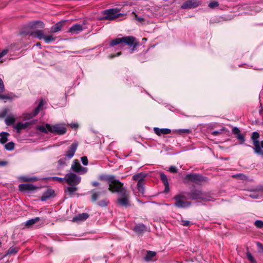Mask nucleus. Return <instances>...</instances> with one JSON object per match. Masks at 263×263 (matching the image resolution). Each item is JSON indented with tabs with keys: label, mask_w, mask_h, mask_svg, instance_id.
<instances>
[{
	"label": "nucleus",
	"mask_w": 263,
	"mask_h": 263,
	"mask_svg": "<svg viewBox=\"0 0 263 263\" xmlns=\"http://www.w3.org/2000/svg\"><path fill=\"white\" fill-rule=\"evenodd\" d=\"M260 135L257 132H253L251 137V139L253 141V144H256L259 143V138Z\"/></svg>",
	"instance_id": "obj_29"
},
{
	"label": "nucleus",
	"mask_w": 263,
	"mask_h": 263,
	"mask_svg": "<svg viewBox=\"0 0 263 263\" xmlns=\"http://www.w3.org/2000/svg\"><path fill=\"white\" fill-rule=\"evenodd\" d=\"M118 9H109L103 11L104 16L101 18L102 20H114L123 15L119 13Z\"/></svg>",
	"instance_id": "obj_6"
},
{
	"label": "nucleus",
	"mask_w": 263,
	"mask_h": 263,
	"mask_svg": "<svg viewBox=\"0 0 263 263\" xmlns=\"http://www.w3.org/2000/svg\"><path fill=\"white\" fill-rule=\"evenodd\" d=\"M40 109L38 108L37 107L34 109L33 112V117L35 116L36 115H37L40 111Z\"/></svg>",
	"instance_id": "obj_55"
},
{
	"label": "nucleus",
	"mask_w": 263,
	"mask_h": 263,
	"mask_svg": "<svg viewBox=\"0 0 263 263\" xmlns=\"http://www.w3.org/2000/svg\"><path fill=\"white\" fill-rule=\"evenodd\" d=\"M5 90V86L3 81L1 78H0V93L4 92Z\"/></svg>",
	"instance_id": "obj_49"
},
{
	"label": "nucleus",
	"mask_w": 263,
	"mask_h": 263,
	"mask_svg": "<svg viewBox=\"0 0 263 263\" xmlns=\"http://www.w3.org/2000/svg\"><path fill=\"white\" fill-rule=\"evenodd\" d=\"M89 216V214L87 213L79 214L72 218V221L76 222L83 221L87 219Z\"/></svg>",
	"instance_id": "obj_20"
},
{
	"label": "nucleus",
	"mask_w": 263,
	"mask_h": 263,
	"mask_svg": "<svg viewBox=\"0 0 263 263\" xmlns=\"http://www.w3.org/2000/svg\"><path fill=\"white\" fill-rule=\"evenodd\" d=\"M78 190V187L76 185H70L66 187L64 189L65 196L67 198L72 197L76 194V192Z\"/></svg>",
	"instance_id": "obj_15"
},
{
	"label": "nucleus",
	"mask_w": 263,
	"mask_h": 263,
	"mask_svg": "<svg viewBox=\"0 0 263 263\" xmlns=\"http://www.w3.org/2000/svg\"><path fill=\"white\" fill-rule=\"evenodd\" d=\"M43 105V102H42V101H41V102L39 103V104H38V105H37V107L38 108H39L40 109H41V108L42 107Z\"/></svg>",
	"instance_id": "obj_64"
},
{
	"label": "nucleus",
	"mask_w": 263,
	"mask_h": 263,
	"mask_svg": "<svg viewBox=\"0 0 263 263\" xmlns=\"http://www.w3.org/2000/svg\"><path fill=\"white\" fill-rule=\"evenodd\" d=\"M135 14V19L138 21V22L141 23L144 20V18L143 17H139L137 14H136L135 13H134Z\"/></svg>",
	"instance_id": "obj_54"
},
{
	"label": "nucleus",
	"mask_w": 263,
	"mask_h": 263,
	"mask_svg": "<svg viewBox=\"0 0 263 263\" xmlns=\"http://www.w3.org/2000/svg\"><path fill=\"white\" fill-rule=\"evenodd\" d=\"M7 162L5 161H0V166H5L7 164Z\"/></svg>",
	"instance_id": "obj_63"
},
{
	"label": "nucleus",
	"mask_w": 263,
	"mask_h": 263,
	"mask_svg": "<svg viewBox=\"0 0 263 263\" xmlns=\"http://www.w3.org/2000/svg\"><path fill=\"white\" fill-rule=\"evenodd\" d=\"M246 256L248 259L250 261L251 263H256L255 259L250 252H247L246 253Z\"/></svg>",
	"instance_id": "obj_35"
},
{
	"label": "nucleus",
	"mask_w": 263,
	"mask_h": 263,
	"mask_svg": "<svg viewBox=\"0 0 263 263\" xmlns=\"http://www.w3.org/2000/svg\"><path fill=\"white\" fill-rule=\"evenodd\" d=\"M121 52H118V53H117V54H110V55H109V58H110V59H112V58H115V57H118V56H119V55H121Z\"/></svg>",
	"instance_id": "obj_57"
},
{
	"label": "nucleus",
	"mask_w": 263,
	"mask_h": 263,
	"mask_svg": "<svg viewBox=\"0 0 263 263\" xmlns=\"http://www.w3.org/2000/svg\"><path fill=\"white\" fill-rule=\"evenodd\" d=\"M138 44L139 43L137 41L136 38L132 36H124L120 38L118 37L112 40L109 43V45L112 47L116 45H119L121 48L123 47L124 45H127L130 47H132V49H130L131 53L135 50L136 47Z\"/></svg>",
	"instance_id": "obj_1"
},
{
	"label": "nucleus",
	"mask_w": 263,
	"mask_h": 263,
	"mask_svg": "<svg viewBox=\"0 0 263 263\" xmlns=\"http://www.w3.org/2000/svg\"><path fill=\"white\" fill-rule=\"evenodd\" d=\"M78 143L73 142L69 147V149L66 152L65 156L68 160L70 159L74 155V153L78 147Z\"/></svg>",
	"instance_id": "obj_17"
},
{
	"label": "nucleus",
	"mask_w": 263,
	"mask_h": 263,
	"mask_svg": "<svg viewBox=\"0 0 263 263\" xmlns=\"http://www.w3.org/2000/svg\"><path fill=\"white\" fill-rule=\"evenodd\" d=\"M50 179L52 181H57L59 182H63L64 181H66V176L64 178L52 177L50 178Z\"/></svg>",
	"instance_id": "obj_42"
},
{
	"label": "nucleus",
	"mask_w": 263,
	"mask_h": 263,
	"mask_svg": "<svg viewBox=\"0 0 263 263\" xmlns=\"http://www.w3.org/2000/svg\"><path fill=\"white\" fill-rule=\"evenodd\" d=\"M200 5L198 0H188L185 2L181 6L182 9H191L197 7Z\"/></svg>",
	"instance_id": "obj_14"
},
{
	"label": "nucleus",
	"mask_w": 263,
	"mask_h": 263,
	"mask_svg": "<svg viewBox=\"0 0 263 263\" xmlns=\"http://www.w3.org/2000/svg\"><path fill=\"white\" fill-rule=\"evenodd\" d=\"M18 250V248L11 247L8 249L7 254H15L16 253H17Z\"/></svg>",
	"instance_id": "obj_37"
},
{
	"label": "nucleus",
	"mask_w": 263,
	"mask_h": 263,
	"mask_svg": "<svg viewBox=\"0 0 263 263\" xmlns=\"http://www.w3.org/2000/svg\"><path fill=\"white\" fill-rule=\"evenodd\" d=\"M40 220V217H35L34 218H32L31 219L27 220L25 222V226L29 228V227H31L32 226H33L35 223H36L37 222L39 221Z\"/></svg>",
	"instance_id": "obj_30"
},
{
	"label": "nucleus",
	"mask_w": 263,
	"mask_h": 263,
	"mask_svg": "<svg viewBox=\"0 0 263 263\" xmlns=\"http://www.w3.org/2000/svg\"><path fill=\"white\" fill-rule=\"evenodd\" d=\"M9 136V134L7 132L0 133V143L2 144H5L8 140V137Z\"/></svg>",
	"instance_id": "obj_27"
},
{
	"label": "nucleus",
	"mask_w": 263,
	"mask_h": 263,
	"mask_svg": "<svg viewBox=\"0 0 263 263\" xmlns=\"http://www.w3.org/2000/svg\"><path fill=\"white\" fill-rule=\"evenodd\" d=\"M54 196V191L52 189H48L46 191L41 197V200L43 201H46L52 197Z\"/></svg>",
	"instance_id": "obj_22"
},
{
	"label": "nucleus",
	"mask_w": 263,
	"mask_h": 263,
	"mask_svg": "<svg viewBox=\"0 0 263 263\" xmlns=\"http://www.w3.org/2000/svg\"><path fill=\"white\" fill-rule=\"evenodd\" d=\"M225 129V128L223 127L221 129H220L219 130H215L212 132V134L215 136H218L221 133H222V131H223Z\"/></svg>",
	"instance_id": "obj_47"
},
{
	"label": "nucleus",
	"mask_w": 263,
	"mask_h": 263,
	"mask_svg": "<svg viewBox=\"0 0 263 263\" xmlns=\"http://www.w3.org/2000/svg\"><path fill=\"white\" fill-rule=\"evenodd\" d=\"M156 255V252L152 251H148L147 252L146 255L144 257L145 260L147 261L152 260L153 257Z\"/></svg>",
	"instance_id": "obj_31"
},
{
	"label": "nucleus",
	"mask_w": 263,
	"mask_h": 263,
	"mask_svg": "<svg viewBox=\"0 0 263 263\" xmlns=\"http://www.w3.org/2000/svg\"><path fill=\"white\" fill-rule=\"evenodd\" d=\"M233 177L234 178H238L241 180H246L248 179V177L246 176L243 174H238L236 175H233Z\"/></svg>",
	"instance_id": "obj_40"
},
{
	"label": "nucleus",
	"mask_w": 263,
	"mask_h": 263,
	"mask_svg": "<svg viewBox=\"0 0 263 263\" xmlns=\"http://www.w3.org/2000/svg\"><path fill=\"white\" fill-rule=\"evenodd\" d=\"M143 185H144V181L139 182H138V183H137L138 190L140 193H141L142 194L144 193V191Z\"/></svg>",
	"instance_id": "obj_38"
},
{
	"label": "nucleus",
	"mask_w": 263,
	"mask_h": 263,
	"mask_svg": "<svg viewBox=\"0 0 263 263\" xmlns=\"http://www.w3.org/2000/svg\"><path fill=\"white\" fill-rule=\"evenodd\" d=\"M154 131L155 133L158 136L162 135H167L171 132V130L169 128H159L158 127H154Z\"/></svg>",
	"instance_id": "obj_23"
},
{
	"label": "nucleus",
	"mask_w": 263,
	"mask_h": 263,
	"mask_svg": "<svg viewBox=\"0 0 263 263\" xmlns=\"http://www.w3.org/2000/svg\"><path fill=\"white\" fill-rule=\"evenodd\" d=\"M36 189L34 185L29 183L21 184L18 185V189L22 192L29 193Z\"/></svg>",
	"instance_id": "obj_16"
},
{
	"label": "nucleus",
	"mask_w": 263,
	"mask_h": 263,
	"mask_svg": "<svg viewBox=\"0 0 263 263\" xmlns=\"http://www.w3.org/2000/svg\"><path fill=\"white\" fill-rule=\"evenodd\" d=\"M22 180L24 181H30L32 180V178H28L26 177H22Z\"/></svg>",
	"instance_id": "obj_61"
},
{
	"label": "nucleus",
	"mask_w": 263,
	"mask_h": 263,
	"mask_svg": "<svg viewBox=\"0 0 263 263\" xmlns=\"http://www.w3.org/2000/svg\"><path fill=\"white\" fill-rule=\"evenodd\" d=\"M68 160L67 158L65 156V157H63L61 158L58 161V165L60 167H63V166L66 165V161Z\"/></svg>",
	"instance_id": "obj_36"
},
{
	"label": "nucleus",
	"mask_w": 263,
	"mask_h": 263,
	"mask_svg": "<svg viewBox=\"0 0 263 263\" xmlns=\"http://www.w3.org/2000/svg\"><path fill=\"white\" fill-rule=\"evenodd\" d=\"M11 98L9 96L5 95H1L0 94V99H3V100L7 99V100H9V99H10Z\"/></svg>",
	"instance_id": "obj_52"
},
{
	"label": "nucleus",
	"mask_w": 263,
	"mask_h": 263,
	"mask_svg": "<svg viewBox=\"0 0 263 263\" xmlns=\"http://www.w3.org/2000/svg\"><path fill=\"white\" fill-rule=\"evenodd\" d=\"M28 26L31 29H35L30 33V35L39 40H44L45 35L43 30L36 29L38 28H43L44 24L42 21H33L29 23Z\"/></svg>",
	"instance_id": "obj_2"
},
{
	"label": "nucleus",
	"mask_w": 263,
	"mask_h": 263,
	"mask_svg": "<svg viewBox=\"0 0 263 263\" xmlns=\"http://www.w3.org/2000/svg\"><path fill=\"white\" fill-rule=\"evenodd\" d=\"M185 178L196 183H199L201 182H206L208 178L198 174H187Z\"/></svg>",
	"instance_id": "obj_9"
},
{
	"label": "nucleus",
	"mask_w": 263,
	"mask_h": 263,
	"mask_svg": "<svg viewBox=\"0 0 263 263\" xmlns=\"http://www.w3.org/2000/svg\"><path fill=\"white\" fill-rule=\"evenodd\" d=\"M249 196L252 198L257 199L259 195L258 194L254 193L250 194Z\"/></svg>",
	"instance_id": "obj_59"
},
{
	"label": "nucleus",
	"mask_w": 263,
	"mask_h": 263,
	"mask_svg": "<svg viewBox=\"0 0 263 263\" xmlns=\"http://www.w3.org/2000/svg\"><path fill=\"white\" fill-rule=\"evenodd\" d=\"M108 201L106 199H103L99 201L97 204L101 207H105L107 205Z\"/></svg>",
	"instance_id": "obj_41"
},
{
	"label": "nucleus",
	"mask_w": 263,
	"mask_h": 263,
	"mask_svg": "<svg viewBox=\"0 0 263 263\" xmlns=\"http://www.w3.org/2000/svg\"><path fill=\"white\" fill-rule=\"evenodd\" d=\"M219 3L216 1H213L209 4V7L211 9H215L218 7Z\"/></svg>",
	"instance_id": "obj_44"
},
{
	"label": "nucleus",
	"mask_w": 263,
	"mask_h": 263,
	"mask_svg": "<svg viewBox=\"0 0 263 263\" xmlns=\"http://www.w3.org/2000/svg\"><path fill=\"white\" fill-rule=\"evenodd\" d=\"M91 184L94 187L99 186L100 184V183L98 181H92Z\"/></svg>",
	"instance_id": "obj_60"
},
{
	"label": "nucleus",
	"mask_w": 263,
	"mask_h": 263,
	"mask_svg": "<svg viewBox=\"0 0 263 263\" xmlns=\"http://www.w3.org/2000/svg\"><path fill=\"white\" fill-rule=\"evenodd\" d=\"M254 224L257 228H261L263 227V221L259 220H256Z\"/></svg>",
	"instance_id": "obj_46"
},
{
	"label": "nucleus",
	"mask_w": 263,
	"mask_h": 263,
	"mask_svg": "<svg viewBox=\"0 0 263 263\" xmlns=\"http://www.w3.org/2000/svg\"><path fill=\"white\" fill-rule=\"evenodd\" d=\"M84 29L82 25L75 24L72 26L69 29L68 32L73 34H78Z\"/></svg>",
	"instance_id": "obj_19"
},
{
	"label": "nucleus",
	"mask_w": 263,
	"mask_h": 263,
	"mask_svg": "<svg viewBox=\"0 0 263 263\" xmlns=\"http://www.w3.org/2000/svg\"><path fill=\"white\" fill-rule=\"evenodd\" d=\"M232 133L235 135L239 142V143L242 144H243L246 139L245 135L241 134L240 129L237 127H233L232 130Z\"/></svg>",
	"instance_id": "obj_13"
},
{
	"label": "nucleus",
	"mask_w": 263,
	"mask_h": 263,
	"mask_svg": "<svg viewBox=\"0 0 263 263\" xmlns=\"http://www.w3.org/2000/svg\"><path fill=\"white\" fill-rule=\"evenodd\" d=\"M256 246L257 247V248L258 249V252L259 253H262L263 254V245L260 243V242H256Z\"/></svg>",
	"instance_id": "obj_45"
},
{
	"label": "nucleus",
	"mask_w": 263,
	"mask_h": 263,
	"mask_svg": "<svg viewBox=\"0 0 263 263\" xmlns=\"http://www.w3.org/2000/svg\"><path fill=\"white\" fill-rule=\"evenodd\" d=\"M8 49L3 50L1 52H0V58L5 55L8 53Z\"/></svg>",
	"instance_id": "obj_53"
},
{
	"label": "nucleus",
	"mask_w": 263,
	"mask_h": 263,
	"mask_svg": "<svg viewBox=\"0 0 263 263\" xmlns=\"http://www.w3.org/2000/svg\"><path fill=\"white\" fill-rule=\"evenodd\" d=\"M108 190L112 193H118L120 194H126V190L123 187V183L114 178L108 185Z\"/></svg>",
	"instance_id": "obj_4"
},
{
	"label": "nucleus",
	"mask_w": 263,
	"mask_h": 263,
	"mask_svg": "<svg viewBox=\"0 0 263 263\" xmlns=\"http://www.w3.org/2000/svg\"><path fill=\"white\" fill-rule=\"evenodd\" d=\"M169 171L173 173H177L178 169L176 166H171L169 168Z\"/></svg>",
	"instance_id": "obj_51"
},
{
	"label": "nucleus",
	"mask_w": 263,
	"mask_h": 263,
	"mask_svg": "<svg viewBox=\"0 0 263 263\" xmlns=\"http://www.w3.org/2000/svg\"><path fill=\"white\" fill-rule=\"evenodd\" d=\"M66 21H62L58 22L51 28V32L55 33L61 30L62 28L64 25Z\"/></svg>",
	"instance_id": "obj_21"
},
{
	"label": "nucleus",
	"mask_w": 263,
	"mask_h": 263,
	"mask_svg": "<svg viewBox=\"0 0 263 263\" xmlns=\"http://www.w3.org/2000/svg\"><path fill=\"white\" fill-rule=\"evenodd\" d=\"M126 194H120V197L117 198V201L118 203L122 206L127 207L129 205V192L128 191L125 192Z\"/></svg>",
	"instance_id": "obj_12"
},
{
	"label": "nucleus",
	"mask_w": 263,
	"mask_h": 263,
	"mask_svg": "<svg viewBox=\"0 0 263 263\" xmlns=\"http://www.w3.org/2000/svg\"><path fill=\"white\" fill-rule=\"evenodd\" d=\"M36 129L42 133L47 134L49 132L46 127L44 126H37Z\"/></svg>",
	"instance_id": "obj_43"
},
{
	"label": "nucleus",
	"mask_w": 263,
	"mask_h": 263,
	"mask_svg": "<svg viewBox=\"0 0 263 263\" xmlns=\"http://www.w3.org/2000/svg\"><path fill=\"white\" fill-rule=\"evenodd\" d=\"M71 169L74 172L80 174H84L87 172V168L81 165L78 160H74L71 166Z\"/></svg>",
	"instance_id": "obj_11"
},
{
	"label": "nucleus",
	"mask_w": 263,
	"mask_h": 263,
	"mask_svg": "<svg viewBox=\"0 0 263 263\" xmlns=\"http://www.w3.org/2000/svg\"><path fill=\"white\" fill-rule=\"evenodd\" d=\"M31 123H32V122H26L24 123H22V122H18L15 125V128L16 129L17 133H19L20 132V130L25 129Z\"/></svg>",
	"instance_id": "obj_25"
},
{
	"label": "nucleus",
	"mask_w": 263,
	"mask_h": 263,
	"mask_svg": "<svg viewBox=\"0 0 263 263\" xmlns=\"http://www.w3.org/2000/svg\"><path fill=\"white\" fill-rule=\"evenodd\" d=\"M134 231L136 233L141 234L146 231V227L142 223H139L134 228Z\"/></svg>",
	"instance_id": "obj_26"
},
{
	"label": "nucleus",
	"mask_w": 263,
	"mask_h": 263,
	"mask_svg": "<svg viewBox=\"0 0 263 263\" xmlns=\"http://www.w3.org/2000/svg\"><path fill=\"white\" fill-rule=\"evenodd\" d=\"M159 175L161 180L165 186L164 192L165 193H167L169 191V183L168 181L167 177L163 172H160L159 173Z\"/></svg>",
	"instance_id": "obj_18"
},
{
	"label": "nucleus",
	"mask_w": 263,
	"mask_h": 263,
	"mask_svg": "<svg viewBox=\"0 0 263 263\" xmlns=\"http://www.w3.org/2000/svg\"><path fill=\"white\" fill-rule=\"evenodd\" d=\"M15 118L13 116H8L5 119V123L8 126H10L14 123Z\"/></svg>",
	"instance_id": "obj_32"
},
{
	"label": "nucleus",
	"mask_w": 263,
	"mask_h": 263,
	"mask_svg": "<svg viewBox=\"0 0 263 263\" xmlns=\"http://www.w3.org/2000/svg\"><path fill=\"white\" fill-rule=\"evenodd\" d=\"M70 126L73 128H77L79 126V125L78 123H74L71 124Z\"/></svg>",
	"instance_id": "obj_62"
},
{
	"label": "nucleus",
	"mask_w": 263,
	"mask_h": 263,
	"mask_svg": "<svg viewBox=\"0 0 263 263\" xmlns=\"http://www.w3.org/2000/svg\"><path fill=\"white\" fill-rule=\"evenodd\" d=\"M14 143L12 141H11L5 145V148L7 151H12L14 149Z\"/></svg>",
	"instance_id": "obj_34"
},
{
	"label": "nucleus",
	"mask_w": 263,
	"mask_h": 263,
	"mask_svg": "<svg viewBox=\"0 0 263 263\" xmlns=\"http://www.w3.org/2000/svg\"><path fill=\"white\" fill-rule=\"evenodd\" d=\"M146 177V175L144 173H139L133 176L134 180L137 181L138 182L144 181V179Z\"/></svg>",
	"instance_id": "obj_28"
},
{
	"label": "nucleus",
	"mask_w": 263,
	"mask_h": 263,
	"mask_svg": "<svg viewBox=\"0 0 263 263\" xmlns=\"http://www.w3.org/2000/svg\"><path fill=\"white\" fill-rule=\"evenodd\" d=\"M253 145H254V151H255V152L257 154H262V151H261V147L260 146V144H259V143H256V144H253Z\"/></svg>",
	"instance_id": "obj_39"
},
{
	"label": "nucleus",
	"mask_w": 263,
	"mask_h": 263,
	"mask_svg": "<svg viewBox=\"0 0 263 263\" xmlns=\"http://www.w3.org/2000/svg\"><path fill=\"white\" fill-rule=\"evenodd\" d=\"M187 199L210 201V196L200 190H192L190 192H184Z\"/></svg>",
	"instance_id": "obj_3"
},
{
	"label": "nucleus",
	"mask_w": 263,
	"mask_h": 263,
	"mask_svg": "<svg viewBox=\"0 0 263 263\" xmlns=\"http://www.w3.org/2000/svg\"><path fill=\"white\" fill-rule=\"evenodd\" d=\"M81 159L82 163H83V165H87L88 159H87V157H86V156L82 157Z\"/></svg>",
	"instance_id": "obj_50"
},
{
	"label": "nucleus",
	"mask_w": 263,
	"mask_h": 263,
	"mask_svg": "<svg viewBox=\"0 0 263 263\" xmlns=\"http://www.w3.org/2000/svg\"><path fill=\"white\" fill-rule=\"evenodd\" d=\"M45 126L49 132L55 135H63L67 132V128L64 124L50 125L47 123Z\"/></svg>",
	"instance_id": "obj_5"
},
{
	"label": "nucleus",
	"mask_w": 263,
	"mask_h": 263,
	"mask_svg": "<svg viewBox=\"0 0 263 263\" xmlns=\"http://www.w3.org/2000/svg\"><path fill=\"white\" fill-rule=\"evenodd\" d=\"M7 114V109H5L0 114V118L5 117Z\"/></svg>",
	"instance_id": "obj_56"
},
{
	"label": "nucleus",
	"mask_w": 263,
	"mask_h": 263,
	"mask_svg": "<svg viewBox=\"0 0 263 263\" xmlns=\"http://www.w3.org/2000/svg\"><path fill=\"white\" fill-rule=\"evenodd\" d=\"M178 133L179 134L185 133V134H189L191 132V130L188 129H180L177 130Z\"/></svg>",
	"instance_id": "obj_48"
},
{
	"label": "nucleus",
	"mask_w": 263,
	"mask_h": 263,
	"mask_svg": "<svg viewBox=\"0 0 263 263\" xmlns=\"http://www.w3.org/2000/svg\"><path fill=\"white\" fill-rule=\"evenodd\" d=\"M174 199L176 200L174 203L175 206L179 208H184L189 206L191 202L184 201L183 199H187L184 192L180 194H177L174 196Z\"/></svg>",
	"instance_id": "obj_7"
},
{
	"label": "nucleus",
	"mask_w": 263,
	"mask_h": 263,
	"mask_svg": "<svg viewBox=\"0 0 263 263\" xmlns=\"http://www.w3.org/2000/svg\"><path fill=\"white\" fill-rule=\"evenodd\" d=\"M115 176L114 175H108L105 174H102L99 176V179L102 181H105L108 182L109 185L110 182L114 179Z\"/></svg>",
	"instance_id": "obj_24"
},
{
	"label": "nucleus",
	"mask_w": 263,
	"mask_h": 263,
	"mask_svg": "<svg viewBox=\"0 0 263 263\" xmlns=\"http://www.w3.org/2000/svg\"><path fill=\"white\" fill-rule=\"evenodd\" d=\"M182 225L187 227L190 225V221L188 220H182Z\"/></svg>",
	"instance_id": "obj_58"
},
{
	"label": "nucleus",
	"mask_w": 263,
	"mask_h": 263,
	"mask_svg": "<svg viewBox=\"0 0 263 263\" xmlns=\"http://www.w3.org/2000/svg\"><path fill=\"white\" fill-rule=\"evenodd\" d=\"M56 40V37H54L52 35H45L44 41L45 43L49 44L51 42H54Z\"/></svg>",
	"instance_id": "obj_33"
},
{
	"label": "nucleus",
	"mask_w": 263,
	"mask_h": 263,
	"mask_svg": "<svg viewBox=\"0 0 263 263\" xmlns=\"http://www.w3.org/2000/svg\"><path fill=\"white\" fill-rule=\"evenodd\" d=\"M81 178L73 173L66 175V182L69 185H78L81 182Z\"/></svg>",
	"instance_id": "obj_8"
},
{
	"label": "nucleus",
	"mask_w": 263,
	"mask_h": 263,
	"mask_svg": "<svg viewBox=\"0 0 263 263\" xmlns=\"http://www.w3.org/2000/svg\"><path fill=\"white\" fill-rule=\"evenodd\" d=\"M90 192L92 193L91 200L92 202H95L101 195H105L107 193V190L104 187H99L98 189L92 190Z\"/></svg>",
	"instance_id": "obj_10"
}]
</instances>
